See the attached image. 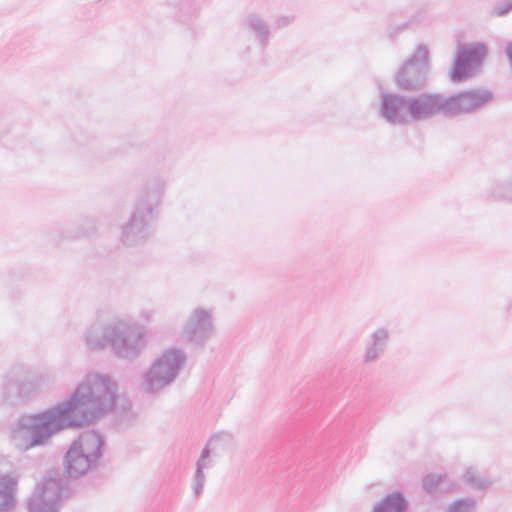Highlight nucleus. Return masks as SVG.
I'll list each match as a JSON object with an SVG mask.
<instances>
[{
    "label": "nucleus",
    "instance_id": "f3484780",
    "mask_svg": "<svg viewBox=\"0 0 512 512\" xmlns=\"http://www.w3.org/2000/svg\"><path fill=\"white\" fill-rule=\"evenodd\" d=\"M407 510L408 502L404 495L399 491H395L377 502L371 512H406Z\"/></svg>",
    "mask_w": 512,
    "mask_h": 512
},
{
    "label": "nucleus",
    "instance_id": "dca6fc26",
    "mask_svg": "<svg viewBox=\"0 0 512 512\" xmlns=\"http://www.w3.org/2000/svg\"><path fill=\"white\" fill-rule=\"evenodd\" d=\"M16 486V480L11 475H0V512H8L14 508Z\"/></svg>",
    "mask_w": 512,
    "mask_h": 512
},
{
    "label": "nucleus",
    "instance_id": "a211bd4d",
    "mask_svg": "<svg viewBox=\"0 0 512 512\" xmlns=\"http://www.w3.org/2000/svg\"><path fill=\"white\" fill-rule=\"evenodd\" d=\"M485 197L493 201L512 203V175L491 184L485 192Z\"/></svg>",
    "mask_w": 512,
    "mask_h": 512
},
{
    "label": "nucleus",
    "instance_id": "4be33fe9",
    "mask_svg": "<svg viewBox=\"0 0 512 512\" xmlns=\"http://www.w3.org/2000/svg\"><path fill=\"white\" fill-rule=\"evenodd\" d=\"M474 506L475 500L473 498H462L449 505L445 512H473Z\"/></svg>",
    "mask_w": 512,
    "mask_h": 512
},
{
    "label": "nucleus",
    "instance_id": "b1692460",
    "mask_svg": "<svg viewBox=\"0 0 512 512\" xmlns=\"http://www.w3.org/2000/svg\"><path fill=\"white\" fill-rule=\"evenodd\" d=\"M213 466V461L211 459V450L209 449L208 445H206L196 461V468L198 470L204 471L205 469H209Z\"/></svg>",
    "mask_w": 512,
    "mask_h": 512
},
{
    "label": "nucleus",
    "instance_id": "412c9836",
    "mask_svg": "<svg viewBox=\"0 0 512 512\" xmlns=\"http://www.w3.org/2000/svg\"><path fill=\"white\" fill-rule=\"evenodd\" d=\"M464 480L470 488L475 490H484L492 484L489 479L479 477L476 470L473 468L467 469Z\"/></svg>",
    "mask_w": 512,
    "mask_h": 512
},
{
    "label": "nucleus",
    "instance_id": "6ab92c4d",
    "mask_svg": "<svg viewBox=\"0 0 512 512\" xmlns=\"http://www.w3.org/2000/svg\"><path fill=\"white\" fill-rule=\"evenodd\" d=\"M420 21V17L417 14L411 15L409 20L398 21V15L390 13L387 16L386 22V33L390 41H395L400 33L406 30L410 24Z\"/></svg>",
    "mask_w": 512,
    "mask_h": 512
},
{
    "label": "nucleus",
    "instance_id": "a878e982",
    "mask_svg": "<svg viewBox=\"0 0 512 512\" xmlns=\"http://www.w3.org/2000/svg\"><path fill=\"white\" fill-rule=\"evenodd\" d=\"M294 21V16L281 15L275 19L274 27L282 29L290 25Z\"/></svg>",
    "mask_w": 512,
    "mask_h": 512
},
{
    "label": "nucleus",
    "instance_id": "0eeeda50",
    "mask_svg": "<svg viewBox=\"0 0 512 512\" xmlns=\"http://www.w3.org/2000/svg\"><path fill=\"white\" fill-rule=\"evenodd\" d=\"M111 335L110 348L117 358L133 361L146 346V332L137 323L115 320L108 330Z\"/></svg>",
    "mask_w": 512,
    "mask_h": 512
},
{
    "label": "nucleus",
    "instance_id": "9d476101",
    "mask_svg": "<svg viewBox=\"0 0 512 512\" xmlns=\"http://www.w3.org/2000/svg\"><path fill=\"white\" fill-rule=\"evenodd\" d=\"M487 55V47L483 43L462 46L454 59L450 73L452 82L459 83L470 76V72L480 66Z\"/></svg>",
    "mask_w": 512,
    "mask_h": 512
},
{
    "label": "nucleus",
    "instance_id": "423d86ee",
    "mask_svg": "<svg viewBox=\"0 0 512 512\" xmlns=\"http://www.w3.org/2000/svg\"><path fill=\"white\" fill-rule=\"evenodd\" d=\"M429 71V50L420 44L394 74V84L400 92L418 95L428 84Z\"/></svg>",
    "mask_w": 512,
    "mask_h": 512
},
{
    "label": "nucleus",
    "instance_id": "2eb2a0df",
    "mask_svg": "<svg viewBox=\"0 0 512 512\" xmlns=\"http://www.w3.org/2000/svg\"><path fill=\"white\" fill-rule=\"evenodd\" d=\"M22 371V367H14L10 375H7L4 382V396L6 399L12 397L23 398L26 396L30 383L18 378Z\"/></svg>",
    "mask_w": 512,
    "mask_h": 512
},
{
    "label": "nucleus",
    "instance_id": "393cba45",
    "mask_svg": "<svg viewBox=\"0 0 512 512\" xmlns=\"http://www.w3.org/2000/svg\"><path fill=\"white\" fill-rule=\"evenodd\" d=\"M512 10V0H503L496 2L493 7V15L505 16Z\"/></svg>",
    "mask_w": 512,
    "mask_h": 512
},
{
    "label": "nucleus",
    "instance_id": "4468645a",
    "mask_svg": "<svg viewBox=\"0 0 512 512\" xmlns=\"http://www.w3.org/2000/svg\"><path fill=\"white\" fill-rule=\"evenodd\" d=\"M112 328V322L104 326L100 324H93L85 332V342L90 350H101L105 347H110L111 335L108 330Z\"/></svg>",
    "mask_w": 512,
    "mask_h": 512
},
{
    "label": "nucleus",
    "instance_id": "7ed1b4c3",
    "mask_svg": "<svg viewBox=\"0 0 512 512\" xmlns=\"http://www.w3.org/2000/svg\"><path fill=\"white\" fill-rule=\"evenodd\" d=\"M165 184L166 179L161 174L146 178L129 219L121 226L120 239L124 245H138L152 235Z\"/></svg>",
    "mask_w": 512,
    "mask_h": 512
},
{
    "label": "nucleus",
    "instance_id": "1a4fd4ad",
    "mask_svg": "<svg viewBox=\"0 0 512 512\" xmlns=\"http://www.w3.org/2000/svg\"><path fill=\"white\" fill-rule=\"evenodd\" d=\"M214 332L212 312L202 307L193 310L182 330L186 341L197 348L204 347Z\"/></svg>",
    "mask_w": 512,
    "mask_h": 512
},
{
    "label": "nucleus",
    "instance_id": "9b49d317",
    "mask_svg": "<svg viewBox=\"0 0 512 512\" xmlns=\"http://www.w3.org/2000/svg\"><path fill=\"white\" fill-rule=\"evenodd\" d=\"M243 28L253 37L257 45L265 50L272 36L269 22L259 13H249L242 22Z\"/></svg>",
    "mask_w": 512,
    "mask_h": 512
},
{
    "label": "nucleus",
    "instance_id": "f257e3e1",
    "mask_svg": "<svg viewBox=\"0 0 512 512\" xmlns=\"http://www.w3.org/2000/svg\"><path fill=\"white\" fill-rule=\"evenodd\" d=\"M117 391L109 375H87L65 400L44 411L21 415L13 426V437L25 441V450L45 446L55 435L93 425L112 411L119 424H129L135 419L132 403Z\"/></svg>",
    "mask_w": 512,
    "mask_h": 512
},
{
    "label": "nucleus",
    "instance_id": "ddd939ff",
    "mask_svg": "<svg viewBox=\"0 0 512 512\" xmlns=\"http://www.w3.org/2000/svg\"><path fill=\"white\" fill-rule=\"evenodd\" d=\"M97 230V221L92 216H80L64 224L63 233L67 238L90 236Z\"/></svg>",
    "mask_w": 512,
    "mask_h": 512
},
{
    "label": "nucleus",
    "instance_id": "20e7f679",
    "mask_svg": "<svg viewBox=\"0 0 512 512\" xmlns=\"http://www.w3.org/2000/svg\"><path fill=\"white\" fill-rule=\"evenodd\" d=\"M105 449L104 436L95 430L82 432L75 439L63 459L64 472L68 478H80L96 469Z\"/></svg>",
    "mask_w": 512,
    "mask_h": 512
},
{
    "label": "nucleus",
    "instance_id": "5701e85b",
    "mask_svg": "<svg viewBox=\"0 0 512 512\" xmlns=\"http://www.w3.org/2000/svg\"><path fill=\"white\" fill-rule=\"evenodd\" d=\"M206 483V475L204 471L195 469L194 476L192 478V489L194 492V497L197 499L203 492L204 486Z\"/></svg>",
    "mask_w": 512,
    "mask_h": 512
},
{
    "label": "nucleus",
    "instance_id": "6e6552de",
    "mask_svg": "<svg viewBox=\"0 0 512 512\" xmlns=\"http://www.w3.org/2000/svg\"><path fill=\"white\" fill-rule=\"evenodd\" d=\"M67 481L62 478L45 477L27 502L28 512H58V505L70 496Z\"/></svg>",
    "mask_w": 512,
    "mask_h": 512
},
{
    "label": "nucleus",
    "instance_id": "aec40b11",
    "mask_svg": "<svg viewBox=\"0 0 512 512\" xmlns=\"http://www.w3.org/2000/svg\"><path fill=\"white\" fill-rule=\"evenodd\" d=\"M447 480L446 474H427L422 480V488L429 495H436L439 492H445L448 489L444 487Z\"/></svg>",
    "mask_w": 512,
    "mask_h": 512
},
{
    "label": "nucleus",
    "instance_id": "f8f14e48",
    "mask_svg": "<svg viewBox=\"0 0 512 512\" xmlns=\"http://www.w3.org/2000/svg\"><path fill=\"white\" fill-rule=\"evenodd\" d=\"M390 340V332L386 327H378L369 336L365 345L362 360L365 364L376 362L384 355Z\"/></svg>",
    "mask_w": 512,
    "mask_h": 512
},
{
    "label": "nucleus",
    "instance_id": "39448f33",
    "mask_svg": "<svg viewBox=\"0 0 512 512\" xmlns=\"http://www.w3.org/2000/svg\"><path fill=\"white\" fill-rule=\"evenodd\" d=\"M187 356L180 348H169L152 363L143 376L142 388L155 394L171 385L186 363Z\"/></svg>",
    "mask_w": 512,
    "mask_h": 512
},
{
    "label": "nucleus",
    "instance_id": "f03ea898",
    "mask_svg": "<svg viewBox=\"0 0 512 512\" xmlns=\"http://www.w3.org/2000/svg\"><path fill=\"white\" fill-rule=\"evenodd\" d=\"M379 98L380 117L390 125H405L409 121H427L438 115L455 118L476 113L490 104L494 95L487 88H476L449 96L436 92L412 96L381 92Z\"/></svg>",
    "mask_w": 512,
    "mask_h": 512
}]
</instances>
